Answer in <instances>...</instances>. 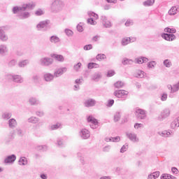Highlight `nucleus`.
I'll list each match as a JSON object with an SVG mask.
<instances>
[{"mask_svg":"<svg viewBox=\"0 0 179 179\" xmlns=\"http://www.w3.org/2000/svg\"><path fill=\"white\" fill-rule=\"evenodd\" d=\"M13 82H14L15 83H23V77H22V76L20 75H14Z\"/></svg>","mask_w":179,"mask_h":179,"instance_id":"21","label":"nucleus"},{"mask_svg":"<svg viewBox=\"0 0 179 179\" xmlns=\"http://www.w3.org/2000/svg\"><path fill=\"white\" fill-rule=\"evenodd\" d=\"M14 76H15V75L7 74L5 76V78L7 80H13Z\"/></svg>","mask_w":179,"mask_h":179,"instance_id":"58","label":"nucleus"},{"mask_svg":"<svg viewBox=\"0 0 179 179\" xmlns=\"http://www.w3.org/2000/svg\"><path fill=\"white\" fill-rule=\"evenodd\" d=\"M38 121H40V119L36 117H31L28 119V122L30 124H37Z\"/></svg>","mask_w":179,"mask_h":179,"instance_id":"33","label":"nucleus"},{"mask_svg":"<svg viewBox=\"0 0 179 179\" xmlns=\"http://www.w3.org/2000/svg\"><path fill=\"white\" fill-rule=\"evenodd\" d=\"M49 24H50V20H47L41 21V22H39L36 25V27L38 30H43V29H47Z\"/></svg>","mask_w":179,"mask_h":179,"instance_id":"11","label":"nucleus"},{"mask_svg":"<svg viewBox=\"0 0 179 179\" xmlns=\"http://www.w3.org/2000/svg\"><path fill=\"white\" fill-rule=\"evenodd\" d=\"M34 8H36V3L34 2L24 4L22 6L23 11L26 10V9H29L31 10Z\"/></svg>","mask_w":179,"mask_h":179,"instance_id":"20","label":"nucleus"},{"mask_svg":"<svg viewBox=\"0 0 179 179\" xmlns=\"http://www.w3.org/2000/svg\"><path fill=\"white\" fill-rule=\"evenodd\" d=\"M121 120V113L120 112H116L114 115V122H118Z\"/></svg>","mask_w":179,"mask_h":179,"instance_id":"40","label":"nucleus"},{"mask_svg":"<svg viewBox=\"0 0 179 179\" xmlns=\"http://www.w3.org/2000/svg\"><path fill=\"white\" fill-rule=\"evenodd\" d=\"M93 80H95V82H98L99 79H101V73H95L92 76Z\"/></svg>","mask_w":179,"mask_h":179,"instance_id":"39","label":"nucleus"},{"mask_svg":"<svg viewBox=\"0 0 179 179\" xmlns=\"http://www.w3.org/2000/svg\"><path fill=\"white\" fill-rule=\"evenodd\" d=\"M18 163L20 166H26L27 164V158L25 157H20Z\"/></svg>","mask_w":179,"mask_h":179,"instance_id":"30","label":"nucleus"},{"mask_svg":"<svg viewBox=\"0 0 179 179\" xmlns=\"http://www.w3.org/2000/svg\"><path fill=\"white\" fill-rule=\"evenodd\" d=\"M36 150H38V152H45L47 147L46 145H37Z\"/></svg>","mask_w":179,"mask_h":179,"instance_id":"43","label":"nucleus"},{"mask_svg":"<svg viewBox=\"0 0 179 179\" xmlns=\"http://www.w3.org/2000/svg\"><path fill=\"white\" fill-rule=\"evenodd\" d=\"M110 150H111V145H106L103 148V152H110Z\"/></svg>","mask_w":179,"mask_h":179,"instance_id":"60","label":"nucleus"},{"mask_svg":"<svg viewBox=\"0 0 179 179\" xmlns=\"http://www.w3.org/2000/svg\"><path fill=\"white\" fill-rule=\"evenodd\" d=\"M0 40L1 41H8V35L5 34V31L2 28H0Z\"/></svg>","mask_w":179,"mask_h":179,"instance_id":"24","label":"nucleus"},{"mask_svg":"<svg viewBox=\"0 0 179 179\" xmlns=\"http://www.w3.org/2000/svg\"><path fill=\"white\" fill-rule=\"evenodd\" d=\"M32 80L34 81V83H38L40 82V76L37 74H34L32 76Z\"/></svg>","mask_w":179,"mask_h":179,"instance_id":"48","label":"nucleus"},{"mask_svg":"<svg viewBox=\"0 0 179 179\" xmlns=\"http://www.w3.org/2000/svg\"><path fill=\"white\" fill-rule=\"evenodd\" d=\"M148 68L150 69H155V67L156 66V62L155 61H151L148 63L147 64Z\"/></svg>","mask_w":179,"mask_h":179,"instance_id":"45","label":"nucleus"},{"mask_svg":"<svg viewBox=\"0 0 179 179\" xmlns=\"http://www.w3.org/2000/svg\"><path fill=\"white\" fill-rule=\"evenodd\" d=\"M51 57L52 58H55L56 61H59V62H64V61H65L64 56L61 55L51 54Z\"/></svg>","mask_w":179,"mask_h":179,"instance_id":"23","label":"nucleus"},{"mask_svg":"<svg viewBox=\"0 0 179 179\" xmlns=\"http://www.w3.org/2000/svg\"><path fill=\"white\" fill-rule=\"evenodd\" d=\"M61 128V123H56L55 124H52L49 127L50 131H55V129H59Z\"/></svg>","mask_w":179,"mask_h":179,"instance_id":"35","label":"nucleus"},{"mask_svg":"<svg viewBox=\"0 0 179 179\" xmlns=\"http://www.w3.org/2000/svg\"><path fill=\"white\" fill-rule=\"evenodd\" d=\"M8 127L11 129H15V128L17 127V122L15 120V118H11L8 120Z\"/></svg>","mask_w":179,"mask_h":179,"instance_id":"19","label":"nucleus"},{"mask_svg":"<svg viewBox=\"0 0 179 179\" xmlns=\"http://www.w3.org/2000/svg\"><path fill=\"white\" fill-rule=\"evenodd\" d=\"M39 63L41 66H50L54 63V59L50 57H43L39 60Z\"/></svg>","mask_w":179,"mask_h":179,"instance_id":"4","label":"nucleus"},{"mask_svg":"<svg viewBox=\"0 0 179 179\" xmlns=\"http://www.w3.org/2000/svg\"><path fill=\"white\" fill-rule=\"evenodd\" d=\"M96 103V101L94 99H88L85 101L84 106L85 107H94Z\"/></svg>","mask_w":179,"mask_h":179,"instance_id":"13","label":"nucleus"},{"mask_svg":"<svg viewBox=\"0 0 179 179\" xmlns=\"http://www.w3.org/2000/svg\"><path fill=\"white\" fill-rule=\"evenodd\" d=\"M29 103L31 106H38V104H41V101L34 96L29 99Z\"/></svg>","mask_w":179,"mask_h":179,"instance_id":"15","label":"nucleus"},{"mask_svg":"<svg viewBox=\"0 0 179 179\" xmlns=\"http://www.w3.org/2000/svg\"><path fill=\"white\" fill-rule=\"evenodd\" d=\"M64 31L68 37H72L73 36V31L71 29H66Z\"/></svg>","mask_w":179,"mask_h":179,"instance_id":"51","label":"nucleus"},{"mask_svg":"<svg viewBox=\"0 0 179 179\" xmlns=\"http://www.w3.org/2000/svg\"><path fill=\"white\" fill-rule=\"evenodd\" d=\"M179 127V117L175 119L171 123V129H176V128Z\"/></svg>","mask_w":179,"mask_h":179,"instance_id":"25","label":"nucleus"},{"mask_svg":"<svg viewBox=\"0 0 179 179\" xmlns=\"http://www.w3.org/2000/svg\"><path fill=\"white\" fill-rule=\"evenodd\" d=\"M170 108L164 109L157 117L158 121H164V120H166V118H169V117H170Z\"/></svg>","mask_w":179,"mask_h":179,"instance_id":"3","label":"nucleus"},{"mask_svg":"<svg viewBox=\"0 0 179 179\" xmlns=\"http://www.w3.org/2000/svg\"><path fill=\"white\" fill-rule=\"evenodd\" d=\"M79 135L82 139H89L90 138V131L86 129L80 131Z\"/></svg>","mask_w":179,"mask_h":179,"instance_id":"9","label":"nucleus"},{"mask_svg":"<svg viewBox=\"0 0 179 179\" xmlns=\"http://www.w3.org/2000/svg\"><path fill=\"white\" fill-rule=\"evenodd\" d=\"M88 69H93V68L97 69L100 68V65H99L97 63H93L90 62L87 64Z\"/></svg>","mask_w":179,"mask_h":179,"instance_id":"37","label":"nucleus"},{"mask_svg":"<svg viewBox=\"0 0 179 179\" xmlns=\"http://www.w3.org/2000/svg\"><path fill=\"white\" fill-rule=\"evenodd\" d=\"M116 89H122L125 86V83L122 81H117L114 84Z\"/></svg>","mask_w":179,"mask_h":179,"instance_id":"32","label":"nucleus"},{"mask_svg":"<svg viewBox=\"0 0 179 179\" xmlns=\"http://www.w3.org/2000/svg\"><path fill=\"white\" fill-rule=\"evenodd\" d=\"M104 27L106 28H110L111 27V22L108 21V20H106L103 23Z\"/></svg>","mask_w":179,"mask_h":179,"instance_id":"56","label":"nucleus"},{"mask_svg":"<svg viewBox=\"0 0 179 179\" xmlns=\"http://www.w3.org/2000/svg\"><path fill=\"white\" fill-rule=\"evenodd\" d=\"M129 93V92H128V91L124 90H115L113 94L114 96H115V97H117V99H122V100L125 101V99L128 97Z\"/></svg>","mask_w":179,"mask_h":179,"instance_id":"1","label":"nucleus"},{"mask_svg":"<svg viewBox=\"0 0 179 179\" xmlns=\"http://www.w3.org/2000/svg\"><path fill=\"white\" fill-rule=\"evenodd\" d=\"M136 78H145V72L143 71L138 70L136 73H135Z\"/></svg>","mask_w":179,"mask_h":179,"instance_id":"36","label":"nucleus"},{"mask_svg":"<svg viewBox=\"0 0 179 179\" xmlns=\"http://www.w3.org/2000/svg\"><path fill=\"white\" fill-rule=\"evenodd\" d=\"M162 37L166 41H174V40H176V35H174V34L164 33L162 34Z\"/></svg>","mask_w":179,"mask_h":179,"instance_id":"10","label":"nucleus"},{"mask_svg":"<svg viewBox=\"0 0 179 179\" xmlns=\"http://www.w3.org/2000/svg\"><path fill=\"white\" fill-rule=\"evenodd\" d=\"M83 48L85 51H89V50H92V48H93V45H92V44L86 45Z\"/></svg>","mask_w":179,"mask_h":179,"instance_id":"64","label":"nucleus"},{"mask_svg":"<svg viewBox=\"0 0 179 179\" xmlns=\"http://www.w3.org/2000/svg\"><path fill=\"white\" fill-rule=\"evenodd\" d=\"M18 17L19 19H22V20L27 19L28 17H30V13L24 12V10L21 11L18 15Z\"/></svg>","mask_w":179,"mask_h":179,"instance_id":"22","label":"nucleus"},{"mask_svg":"<svg viewBox=\"0 0 179 179\" xmlns=\"http://www.w3.org/2000/svg\"><path fill=\"white\" fill-rule=\"evenodd\" d=\"M87 23H89L90 24H93L94 26L95 24H97V22L96 21H94V20H93V18H89L87 20Z\"/></svg>","mask_w":179,"mask_h":179,"instance_id":"61","label":"nucleus"},{"mask_svg":"<svg viewBox=\"0 0 179 179\" xmlns=\"http://www.w3.org/2000/svg\"><path fill=\"white\" fill-rule=\"evenodd\" d=\"M88 15L90 17H93L95 19H99V15L97 14H96V13L92 12V11H89L88 12Z\"/></svg>","mask_w":179,"mask_h":179,"instance_id":"55","label":"nucleus"},{"mask_svg":"<svg viewBox=\"0 0 179 179\" xmlns=\"http://www.w3.org/2000/svg\"><path fill=\"white\" fill-rule=\"evenodd\" d=\"M127 136L131 142H138L139 138L136 136V134L134 133H127Z\"/></svg>","mask_w":179,"mask_h":179,"instance_id":"17","label":"nucleus"},{"mask_svg":"<svg viewBox=\"0 0 179 179\" xmlns=\"http://www.w3.org/2000/svg\"><path fill=\"white\" fill-rule=\"evenodd\" d=\"M52 12H58L62 9V1L61 0H55L50 6Z\"/></svg>","mask_w":179,"mask_h":179,"instance_id":"2","label":"nucleus"},{"mask_svg":"<svg viewBox=\"0 0 179 179\" xmlns=\"http://www.w3.org/2000/svg\"><path fill=\"white\" fill-rule=\"evenodd\" d=\"M158 135L162 136L163 138H169L170 135H171V134L170 133V131H167L165 130L163 131H159Z\"/></svg>","mask_w":179,"mask_h":179,"instance_id":"29","label":"nucleus"},{"mask_svg":"<svg viewBox=\"0 0 179 179\" xmlns=\"http://www.w3.org/2000/svg\"><path fill=\"white\" fill-rule=\"evenodd\" d=\"M136 64H146V62H149V59L145 57H140L135 59Z\"/></svg>","mask_w":179,"mask_h":179,"instance_id":"18","label":"nucleus"},{"mask_svg":"<svg viewBox=\"0 0 179 179\" xmlns=\"http://www.w3.org/2000/svg\"><path fill=\"white\" fill-rule=\"evenodd\" d=\"M82 67V63L78 62L77 64L74 65V70L76 72H79V69Z\"/></svg>","mask_w":179,"mask_h":179,"instance_id":"53","label":"nucleus"},{"mask_svg":"<svg viewBox=\"0 0 179 179\" xmlns=\"http://www.w3.org/2000/svg\"><path fill=\"white\" fill-rule=\"evenodd\" d=\"M135 115L137 120H145V118H146V110L143 109H137Z\"/></svg>","mask_w":179,"mask_h":179,"instance_id":"5","label":"nucleus"},{"mask_svg":"<svg viewBox=\"0 0 179 179\" xmlns=\"http://www.w3.org/2000/svg\"><path fill=\"white\" fill-rule=\"evenodd\" d=\"M15 132L17 135H18V136H23V130H22L20 127H17V129H15Z\"/></svg>","mask_w":179,"mask_h":179,"instance_id":"52","label":"nucleus"},{"mask_svg":"<svg viewBox=\"0 0 179 179\" xmlns=\"http://www.w3.org/2000/svg\"><path fill=\"white\" fill-rule=\"evenodd\" d=\"M155 3V0H147L143 3L144 6H152Z\"/></svg>","mask_w":179,"mask_h":179,"instance_id":"44","label":"nucleus"},{"mask_svg":"<svg viewBox=\"0 0 179 179\" xmlns=\"http://www.w3.org/2000/svg\"><path fill=\"white\" fill-rule=\"evenodd\" d=\"M87 122H91L92 124H90V127L92 129H96V128H97V125L99 124V121H97V119L94 118L92 115H90L87 118Z\"/></svg>","mask_w":179,"mask_h":179,"instance_id":"6","label":"nucleus"},{"mask_svg":"<svg viewBox=\"0 0 179 179\" xmlns=\"http://www.w3.org/2000/svg\"><path fill=\"white\" fill-rule=\"evenodd\" d=\"M107 57L104 54H98L96 57L97 61H101V59H106Z\"/></svg>","mask_w":179,"mask_h":179,"instance_id":"50","label":"nucleus"},{"mask_svg":"<svg viewBox=\"0 0 179 179\" xmlns=\"http://www.w3.org/2000/svg\"><path fill=\"white\" fill-rule=\"evenodd\" d=\"M11 117H12L11 113L6 112L2 115V118H3L4 120H9Z\"/></svg>","mask_w":179,"mask_h":179,"instance_id":"47","label":"nucleus"},{"mask_svg":"<svg viewBox=\"0 0 179 179\" xmlns=\"http://www.w3.org/2000/svg\"><path fill=\"white\" fill-rule=\"evenodd\" d=\"M55 76L54 74L51 73H46L43 75V79L45 80V82H52V80H54L55 78Z\"/></svg>","mask_w":179,"mask_h":179,"instance_id":"14","label":"nucleus"},{"mask_svg":"<svg viewBox=\"0 0 179 179\" xmlns=\"http://www.w3.org/2000/svg\"><path fill=\"white\" fill-rule=\"evenodd\" d=\"M13 13L20 15V12H23V7L15 6L13 8Z\"/></svg>","mask_w":179,"mask_h":179,"instance_id":"34","label":"nucleus"},{"mask_svg":"<svg viewBox=\"0 0 179 179\" xmlns=\"http://www.w3.org/2000/svg\"><path fill=\"white\" fill-rule=\"evenodd\" d=\"M135 41H136V38H133V37L123 38L122 39V45L123 46L128 45V44L131 43H135Z\"/></svg>","mask_w":179,"mask_h":179,"instance_id":"12","label":"nucleus"},{"mask_svg":"<svg viewBox=\"0 0 179 179\" xmlns=\"http://www.w3.org/2000/svg\"><path fill=\"white\" fill-rule=\"evenodd\" d=\"M127 150H128V145H122L120 149V153H124Z\"/></svg>","mask_w":179,"mask_h":179,"instance_id":"63","label":"nucleus"},{"mask_svg":"<svg viewBox=\"0 0 179 179\" xmlns=\"http://www.w3.org/2000/svg\"><path fill=\"white\" fill-rule=\"evenodd\" d=\"M17 61H16V59H12L11 61H10L8 62V66L12 67V66H15L17 64Z\"/></svg>","mask_w":179,"mask_h":179,"instance_id":"57","label":"nucleus"},{"mask_svg":"<svg viewBox=\"0 0 179 179\" xmlns=\"http://www.w3.org/2000/svg\"><path fill=\"white\" fill-rule=\"evenodd\" d=\"M161 179H177V178H176V176H173L169 173H163L161 176Z\"/></svg>","mask_w":179,"mask_h":179,"instance_id":"31","label":"nucleus"},{"mask_svg":"<svg viewBox=\"0 0 179 179\" xmlns=\"http://www.w3.org/2000/svg\"><path fill=\"white\" fill-rule=\"evenodd\" d=\"M29 64H30V61H29V59H24L18 62V66L19 68H24L27 66Z\"/></svg>","mask_w":179,"mask_h":179,"instance_id":"27","label":"nucleus"},{"mask_svg":"<svg viewBox=\"0 0 179 179\" xmlns=\"http://www.w3.org/2000/svg\"><path fill=\"white\" fill-rule=\"evenodd\" d=\"M163 64L164 65V66H166V68H171V66H173V63H171V61H170V59H165L163 62Z\"/></svg>","mask_w":179,"mask_h":179,"instance_id":"41","label":"nucleus"},{"mask_svg":"<svg viewBox=\"0 0 179 179\" xmlns=\"http://www.w3.org/2000/svg\"><path fill=\"white\" fill-rule=\"evenodd\" d=\"M36 16H41L42 15H44V11L41 10V8H38L36 12H35Z\"/></svg>","mask_w":179,"mask_h":179,"instance_id":"54","label":"nucleus"},{"mask_svg":"<svg viewBox=\"0 0 179 179\" xmlns=\"http://www.w3.org/2000/svg\"><path fill=\"white\" fill-rule=\"evenodd\" d=\"M16 161V155L15 154H13L11 155L7 156L3 161V163L5 164H13Z\"/></svg>","mask_w":179,"mask_h":179,"instance_id":"7","label":"nucleus"},{"mask_svg":"<svg viewBox=\"0 0 179 179\" xmlns=\"http://www.w3.org/2000/svg\"><path fill=\"white\" fill-rule=\"evenodd\" d=\"M164 31H165V33H169L170 34H174L175 33H177V30H176V29L174 28H169L166 27L164 29Z\"/></svg>","mask_w":179,"mask_h":179,"instance_id":"38","label":"nucleus"},{"mask_svg":"<svg viewBox=\"0 0 179 179\" xmlns=\"http://www.w3.org/2000/svg\"><path fill=\"white\" fill-rule=\"evenodd\" d=\"M179 90V82L172 85V93H176Z\"/></svg>","mask_w":179,"mask_h":179,"instance_id":"46","label":"nucleus"},{"mask_svg":"<svg viewBox=\"0 0 179 179\" xmlns=\"http://www.w3.org/2000/svg\"><path fill=\"white\" fill-rule=\"evenodd\" d=\"M123 65H132L134 64V60L124 57L122 61Z\"/></svg>","mask_w":179,"mask_h":179,"instance_id":"28","label":"nucleus"},{"mask_svg":"<svg viewBox=\"0 0 179 179\" xmlns=\"http://www.w3.org/2000/svg\"><path fill=\"white\" fill-rule=\"evenodd\" d=\"M76 27L78 31H79L80 33H82V31H83V27L82 26V23L78 24Z\"/></svg>","mask_w":179,"mask_h":179,"instance_id":"62","label":"nucleus"},{"mask_svg":"<svg viewBox=\"0 0 179 179\" xmlns=\"http://www.w3.org/2000/svg\"><path fill=\"white\" fill-rule=\"evenodd\" d=\"M49 40L52 44H57V43L61 41V39L57 36H52L50 37Z\"/></svg>","mask_w":179,"mask_h":179,"instance_id":"26","label":"nucleus"},{"mask_svg":"<svg viewBox=\"0 0 179 179\" xmlns=\"http://www.w3.org/2000/svg\"><path fill=\"white\" fill-rule=\"evenodd\" d=\"M169 15H170L171 16H174V15H177V7H172L169 10Z\"/></svg>","mask_w":179,"mask_h":179,"instance_id":"42","label":"nucleus"},{"mask_svg":"<svg viewBox=\"0 0 179 179\" xmlns=\"http://www.w3.org/2000/svg\"><path fill=\"white\" fill-rule=\"evenodd\" d=\"M8 51L9 50L6 45H0V55H1V57H5V55L8 54Z\"/></svg>","mask_w":179,"mask_h":179,"instance_id":"16","label":"nucleus"},{"mask_svg":"<svg viewBox=\"0 0 179 179\" xmlns=\"http://www.w3.org/2000/svg\"><path fill=\"white\" fill-rule=\"evenodd\" d=\"M66 71H68V69H66V67L59 68L55 71L53 75L55 78H59V76H62V75H64V73H65Z\"/></svg>","mask_w":179,"mask_h":179,"instance_id":"8","label":"nucleus"},{"mask_svg":"<svg viewBox=\"0 0 179 179\" xmlns=\"http://www.w3.org/2000/svg\"><path fill=\"white\" fill-rule=\"evenodd\" d=\"M57 146H59V148H64V146L65 145L62 138H57Z\"/></svg>","mask_w":179,"mask_h":179,"instance_id":"49","label":"nucleus"},{"mask_svg":"<svg viewBox=\"0 0 179 179\" xmlns=\"http://www.w3.org/2000/svg\"><path fill=\"white\" fill-rule=\"evenodd\" d=\"M115 75V71L113 70H110L108 71L107 76L108 78H111V76H114Z\"/></svg>","mask_w":179,"mask_h":179,"instance_id":"59","label":"nucleus"}]
</instances>
